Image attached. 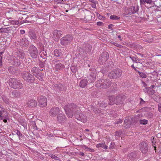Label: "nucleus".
<instances>
[{"instance_id": "nucleus-1", "label": "nucleus", "mask_w": 161, "mask_h": 161, "mask_svg": "<svg viewBox=\"0 0 161 161\" xmlns=\"http://www.w3.org/2000/svg\"><path fill=\"white\" fill-rule=\"evenodd\" d=\"M126 98V96L123 94H119L116 96H109L108 97L109 104L110 105H113L114 104L124 105V101Z\"/></svg>"}, {"instance_id": "nucleus-2", "label": "nucleus", "mask_w": 161, "mask_h": 161, "mask_svg": "<svg viewBox=\"0 0 161 161\" xmlns=\"http://www.w3.org/2000/svg\"><path fill=\"white\" fill-rule=\"evenodd\" d=\"M64 109L67 116L71 118L73 116L76 114V112L77 111V107L74 103L68 104L64 107Z\"/></svg>"}, {"instance_id": "nucleus-3", "label": "nucleus", "mask_w": 161, "mask_h": 161, "mask_svg": "<svg viewBox=\"0 0 161 161\" xmlns=\"http://www.w3.org/2000/svg\"><path fill=\"white\" fill-rule=\"evenodd\" d=\"M8 81V84L12 88L15 89H20L23 87V84L20 81L16 78H10Z\"/></svg>"}, {"instance_id": "nucleus-4", "label": "nucleus", "mask_w": 161, "mask_h": 161, "mask_svg": "<svg viewBox=\"0 0 161 161\" xmlns=\"http://www.w3.org/2000/svg\"><path fill=\"white\" fill-rule=\"evenodd\" d=\"M111 84V82L109 79H102L97 81L96 86L98 88L106 89L109 88Z\"/></svg>"}, {"instance_id": "nucleus-5", "label": "nucleus", "mask_w": 161, "mask_h": 161, "mask_svg": "<svg viewBox=\"0 0 161 161\" xmlns=\"http://www.w3.org/2000/svg\"><path fill=\"white\" fill-rule=\"evenodd\" d=\"M122 70L119 69H116L111 71L108 74V76L110 79H116L121 77L122 75Z\"/></svg>"}, {"instance_id": "nucleus-6", "label": "nucleus", "mask_w": 161, "mask_h": 161, "mask_svg": "<svg viewBox=\"0 0 161 161\" xmlns=\"http://www.w3.org/2000/svg\"><path fill=\"white\" fill-rule=\"evenodd\" d=\"M22 78L27 82L32 83L35 80V78L28 72L23 71L21 74Z\"/></svg>"}, {"instance_id": "nucleus-7", "label": "nucleus", "mask_w": 161, "mask_h": 161, "mask_svg": "<svg viewBox=\"0 0 161 161\" xmlns=\"http://www.w3.org/2000/svg\"><path fill=\"white\" fill-rule=\"evenodd\" d=\"M33 75L40 80H42L43 74L41 72L40 69L36 67H33L31 70Z\"/></svg>"}, {"instance_id": "nucleus-8", "label": "nucleus", "mask_w": 161, "mask_h": 161, "mask_svg": "<svg viewBox=\"0 0 161 161\" xmlns=\"http://www.w3.org/2000/svg\"><path fill=\"white\" fill-rule=\"evenodd\" d=\"M28 51L31 56L33 58H36L38 55V52L37 48L33 45L29 46Z\"/></svg>"}, {"instance_id": "nucleus-9", "label": "nucleus", "mask_w": 161, "mask_h": 161, "mask_svg": "<svg viewBox=\"0 0 161 161\" xmlns=\"http://www.w3.org/2000/svg\"><path fill=\"white\" fill-rule=\"evenodd\" d=\"M73 39V36L71 35H66L61 38L60 43L63 46L67 45L71 42Z\"/></svg>"}, {"instance_id": "nucleus-10", "label": "nucleus", "mask_w": 161, "mask_h": 161, "mask_svg": "<svg viewBox=\"0 0 161 161\" xmlns=\"http://www.w3.org/2000/svg\"><path fill=\"white\" fill-rule=\"evenodd\" d=\"M109 54L107 52H103L99 57L98 62L101 64H103L108 58Z\"/></svg>"}, {"instance_id": "nucleus-11", "label": "nucleus", "mask_w": 161, "mask_h": 161, "mask_svg": "<svg viewBox=\"0 0 161 161\" xmlns=\"http://www.w3.org/2000/svg\"><path fill=\"white\" fill-rule=\"evenodd\" d=\"M61 112L59 108L58 107H53L49 111V115L52 117H55Z\"/></svg>"}, {"instance_id": "nucleus-12", "label": "nucleus", "mask_w": 161, "mask_h": 161, "mask_svg": "<svg viewBox=\"0 0 161 161\" xmlns=\"http://www.w3.org/2000/svg\"><path fill=\"white\" fill-rule=\"evenodd\" d=\"M140 148L142 153L145 154L148 151L147 143L145 142H142L139 144Z\"/></svg>"}, {"instance_id": "nucleus-13", "label": "nucleus", "mask_w": 161, "mask_h": 161, "mask_svg": "<svg viewBox=\"0 0 161 161\" xmlns=\"http://www.w3.org/2000/svg\"><path fill=\"white\" fill-rule=\"evenodd\" d=\"M62 32L60 30H56L53 32V40L56 41H58L62 35Z\"/></svg>"}, {"instance_id": "nucleus-14", "label": "nucleus", "mask_w": 161, "mask_h": 161, "mask_svg": "<svg viewBox=\"0 0 161 161\" xmlns=\"http://www.w3.org/2000/svg\"><path fill=\"white\" fill-rule=\"evenodd\" d=\"M54 64H55V68L56 70H61L64 68V65L60 63L59 60H54Z\"/></svg>"}, {"instance_id": "nucleus-15", "label": "nucleus", "mask_w": 161, "mask_h": 161, "mask_svg": "<svg viewBox=\"0 0 161 161\" xmlns=\"http://www.w3.org/2000/svg\"><path fill=\"white\" fill-rule=\"evenodd\" d=\"M38 100L39 102V105L41 107H44L47 105V99L45 97L41 96L40 97V99H38Z\"/></svg>"}, {"instance_id": "nucleus-16", "label": "nucleus", "mask_w": 161, "mask_h": 161, "mask_svg": "<svg viewBox=\"0 0 161 161\" xmlns=\"http://www.w3.org/2000/svg\"><path fill=\"white\" fill-rule=\"evenodd\" d=\"M96 76V73L95 71L92 72L86 79L88 82L90 83L94 82L95 80Z\"/></svg>"}, {"instance_id": "nucleus-17", "label": "nucleus", "mask_w": 161, "mask_h": 161, "mask_svg": "<svg viewBox=\"0 0 161 161\" xmlns=\"http://www.w3.org/2000/svg\"><path fill=\"white\" fill-rule=\"evenodd\" d=\"M77 112L76 114H75V118L78 120H80L83 123L86 122L87 121V117L83 115V114L80 113L79 114H77Z\"/></svg>"}, {"instance_id": "nucleus-18", "label": "nucleus", "mask_w": 161, "mask_h": 161, "mask_svg": "<svg viewBox=\"0 0 161 161\" xmlns=\"http://www.w3.org/2000/svg\"><path fill=\"white\" fill-rule=\"evenodd\" d=\"M27 106L30 108H34L36 106L37 103L36 101L33 99L29 100L27 103Z\"/></svg>"}, {"instance_id": "nucleus-19", "label": "nucleus", "mask_w": 161, "mask_h": 161, "mask_svg": "<svg viewBox=\"0 0 161 161\" xmlns=\"http://www.w3.org/2000/svg\"><path fill=\"white\" fill-rule=\"evenodd\" d=\"M8 113L4 108H2L0 110V119L2 120L3 118L7 119Z\"/></svg>"}, {"instance_id": "nucleus-20", "label": "nucleus", "mask_w": 161, "mask_h": 161, "mask_svg": "<svg viewBox=\"0 0 161 161\" xmlns=\"http://www.w3.org/2000/svg\"><path fill=\"white\" fill-rule=\"evenodd\" d=\"M57 121L61 123L64 122L66 120V118L64 114L60 113L57 115Z\"/></svg>"}, {"instance_id": "nucleus-21", "label": "nucleus", "mask_w": 161, "mask_h": 161, "mask_svg": "<svg viewBox=\"0 0 161 161\" xmlns=\"http://www.w3.org/2000/svg\"><path fill=\"white\" fill-rule=\"evenodd\" d=\"M144 91L149 95H152L155 92V91L152 89L151 87H146L143 89Z\"/></svg>"}, {"instance_id": "nucleus-22", "label": "nucleus", "mask_w": 161, "mask_h": 161, "mask_svg": "<svg viewBox=\"0 0 161 161\" xmlns=\"http://www.w3.org/2000/svg\"><path fill=\"white\" fill-rule=\"evenodd\" d=\"M12 96L13 97L18 98L21 97V94L20 91L15 90L13 91Z\"/></svg>"}, {"instance_id": "nucleus-23", "label": "nucleus", "mask_w": 161, "mask_h": 161, "mask_svg": "<svg viewBox=\"0 0 161 161\" xmlns=\"http://www.w3.org/2000/svg\"><path fill=\"white\" fill-rule=\"evenodd\" d=\"M107 65H106L107 69L106 70L104 71L103 70H101L100 72H101L103 74L105 73L108 71V69H111L114 66L113 63L112 61H110L107 62Z\"/></svg>"}, {"instance_id": "nucleus-24", "label": "nucleus", "mask_w": 161, "mask_h": 161, "mask_svg": "<svg viewBox=\"0 0 161 161\" xmlns=\"http://www.w3.org/2000/svg\"><path fill=\"white\" fill-rule=\"evenodd\" d=\"M19 42H20L21 45L24 46L25 47L28 46L29 44V41L25 38H22L19 40Z\"/></svg>"}, {"instance_id": "nucleus-25", "label": "nucleus", "mask_w": 161, "mask_h": 161, "mask_svg": "<svg viewBox=\"0 0 161 161\" xmlns=\"http://www.w3.org/2000/svg\"><path fill=\"white\" fill-rule=\"evenodd\" d=\"M29 37L32 40H35L37 38V36L35 32L33 31H31L29 32Z\"/></svg>"}, {"instance_id": "nucleus-26", "label": "nucleus", "mask_w": 161, "mask_h": 161, "mask_svg": "<svg viewBox=\"0 0 161 161\" xmlns=\"http://www.w3.org/2000/svg\"><path fill=\"white\" fill-rule=\"evenodd\" d=\"M46 60H45L43 62H41L39 64V66L41 68H43L44 70H47L49 68V66L46 64Z\"/></svg>"}, {"instance_id": "nucleus-27", "label": "nucleus", "mask_w": 161, "mask_h": 161, "mask_svg": "<svg viewBox=\"0 0 161 161\" xmlns=\"http://www.w3.org/2000/svg\"><path fill=\"white\" fill-rule=\"evenodd\" d=\"M88 83V82L87 79H83L80 81L79 86L81 87L84 88L86 86Z\"/></svg>"}, {"instance_id": "nucleus-28", "label": "nucleus", "mask_w": 161, "mask_h": 161, "mask_svg": "<svg viewBox=\"0 0 161 161\" xmlns=\"http://www.w3.org/2000/svg\"><path fill=\"white\" fill-rule=\"evenodd\" d=\"M55 87V88L58 91H62L65 90V87L61 84H56Z\"/></svg>"}, {"instance_id": "nucleus-29", "label": "nucleus", "mask_w": 161, "mask_h": 161, "mask_svg": "<svg viewBox=\"0 0 161 161\" xmlns=\"http://www.w3.org/2000/svg\"><path fill=\"white\" fill-rule=\"evenodd\" d=\"M137 156V153L136 152H132L128 155V158L131 160H134Z\"/></svg>"}, {"instance_id": "nucleus-30", "label": "nucleus", "mask_w": 161, "mask_h": 161, "mask_svg": "<svg viewBox=\"0 0 161 161\" xmlns=\"http://www.w3.org/2000/svg\"><path fill=\"white\" fill-rule=\"evenodd\" d=\"M138 11H125L124 13V15L126 16H128L131 15L132 14H135L138 12Z\"/></svg>"}, {"instance_id": "nucleus-31", "label": "nucleus", "mask_w": 161, "mask_h": 161, "mask_svg": "<svg viewBox=\"0 0 161 161\" xmlns=\"http://www.w3.org/2000/svg\"><path fill=\"white\" fill-rule=\"evenodd\" d=\"M8 70L9 73L12 74H14L16 71V68L13 66L9 67Z\"/></svg>"}, {"instance_id": "nucleus-32", "label": "nucleus", "mask_w": 161, "mask_h": 161, "mask_svg": "<svg viewBox=\"0 0 161 161\" xmlns=\"http://www.w3.org/2000/svg\"><path fill=\"white\" fill-rule=\"evenodd\" d=\"M96 147L97 148L102 147L105 149H107L108 148V147L104 143H99L96 145Z\"/></svg>"}, {"instance_id": "nucleus-33", "label": "nucleus", "mask_w": 161, "mask_h": 161, "mask_svg": "<svg viewBox=\"0 0 161 161\" xmlns=\"http://www.w3.org/2000/svg\"><path fill=\"white\" fill-rule=\"evenodd\" d=\"M140 2L141 5H142L146 3L150 4L153 3V2L152 0H140Z\"/></svg>"}, {"instance_id": "nucleus-34", "label": "nucleus", "mask_w": 161, "mask_h": 161, "mask_svg": "<svg viewBox=\"0 0 161 161\" xmlns=\"http://www.w3.org/2000/svg\"><path fill=\"white\" fill-rule=\"evenodd\" d=\"M2 98L3 101L6 104H9V100L8 98L7 97H6L5 95H3L2 96Z\"/></svg>"}, {"instance_id": "nucleus-35", "label": "nucleus", "mask_w": 161, "mask_h": 161, "mask_svg": "<svg viewBox=\"0 0 161 161\" xmlns=\"http://www.w3.org/2000/svg\"><path fill=\"white\" fill-rule=\"evenodd\" d=\"M70 69L72 73L75 74L77 71V67L76 65H72L70 67Z\"/></svg>"}, {"instance_id": "nucleus-36", "label": "nucleus", "mask_w": 161, "mask_h": 161, "mask_svg": "<svg viewBox=\"0 0 161 161\" xmlns=\"http://www.w3.org/2000/svg\"><path fill=\"white\" fill-rule=\"evenodd\" d=\"M14 64L16 66H19L20 64V62L19 60L17 58H14L13 59Z\"/></svg>"}, {"instance_id": "nucleus-37", "label": "nucleus", "mask_w": 161, "mask_h": 161, "mask_svg": "<svg viewBox=\"0 0 161 161\" xmlns=\"http://www.w3.org/2000/svg\"><path fill=\"white\" fill-rule=\"evenodd\" d=\"M18 16L19 19H21L23 18H26L28 17V16L25 14H22L21 13H19Z\"/></svg>"}, {"instance_id": "nucleus-38", "label": "nucleus", "mask_w": 161, "mask_h": 161, "mask_svg": "<svg viewBox=\"0 0 161 161\" xmlns=\"http://www.w3.org/2000/svg\"><path fill=\"white\" fill-rule=\"evenodd\" d=\"M40 54V56L43 59H46L47 58V56L46 52L45 51H43L42 52H41Z\"/></svg>"}, {"instance_id": "nucleus-39", "label": "nucleus", "mask_w": 161, "mask_h": 161, "mask_svg": "<svg viewBox=\"0 0 161 161\" xmlns=\"http://www.w3.org/2000/svg\"><path fill=\"white\" fill-rule=\"evenodd\" d=\"M60 51L59 50L56 49L54 52V55L57 57L60 56L61 53Z\"/></svg>"}, {"instance_id": "nucleus-40", "label": "nucleus", "mask_w": 161, "mask_h": 161, "mask_svg": "<svg viewBox=\"0 0 161 161\" xmlns=\"http://www.w3.org/2000/svg\"><path fill=\"white\" fill-rule=\"evenodd\" d=\"M9 27L7 28H1L0 29V33H7L9 31Z\"/></svg>"}, {"instance_id": "nucleus-41", "label": "nucleus", "mask_w": 161, "mask_h": 161, "mask_svg": "<svg viewBox=\"0 0 161 161\" xmlns=\"http://www.w3.org/2000/svg\"><path fill=\"white\" fill-rule=\"evenodd\" d=\"M112 91H115L117 90V85L115 83H113L111 87Z\"/></svg>"}, {"instance_id": "nucleus-42", "label": "nucleus", "mask_w": 161, "mask_h": 161, "mask_svg": "<svg viewBox=\"0 0 161 161\" xmlns=\"http://www.w3.org/2000/svg\"><path fill=\"white\" fill-rule=\"evenodd\" d=\"M10 20L8 19H4L3 22V24L5 26H8L9 25Z\"/></svg>"}, {"instance_id": "nucleus-43", "label": "nucleus", "mask_w": 161, "mask_h": 161, "mask_svg": "<svg viewBox=\"0 0 161 161\" xmlns=\"http://www.w3.org/2000/svg\"><path fill=\"white\" fill-rule=\"evenodd\" d=\"M110 19L112 20H119L120 19L119 17L115 15H111L110 17Z\"/></svg>"}, {"instance_id": "nucleus-44", "label": "nucleus", "mask_w": 161, "mask_h": 161, "mask_svg": "<svg viewBox=\"0 0 161 161\" xmlns=\"http://www.w3.org/2000/svg\"><path fill=\"white\" fill-rule=\"evenodd\" d=\"M139 123L141 124L145 125L147 124L148 120L145 119H140L139 120Z\"/></svg>"}, {"instance_id": "nucleus-45", "label": "nucleus", "mask_w": 161, "mask_h": 161, "mask_svg": "<svg viewBox=\"0 0 161 161\" xmlns=\"http://www.w3.org/2000/svg\"><path fill=\"white\" fill-rule=\"evenodd\" d=\"M140 77L142 78H146L147 77V75L144 73L141 72L139 71H137Z\"/></svg>"}, {"instance_id": "nucleus-46", "label": "nucleus", "mask_w": 161, "mask_h": 161, "mask_svg": "<svg viewBox=\"0 0 161 161\" xmlns=\"http://www.w3.org/2000/svg\"><path fill=\"white\" fill-rule=\"evenodd\" d=\"M10 24H11L13 25H18L19 24V20H12L10 21Z\"/></svg>"}, {"instance_id": "nucleus-47", "label": "nucleus", "mask_w": 161, "mask_h": 161, "mask_svg": "<svg viewBox=\"0 0 161 161\" xmlns=\"http://www.w3.org/2000/svg\"><path fill=\"white\" fill-rule=\"evenodd\" d=\"M122 133V131L120 130L116 131L115 132V136H119Z\"/></svg>"}, {"instance_id": "nucleus-48", "label": "nucleus", "mask_w": 161, "mask_h": 161, "mask_svg": "<svg viewBox=\"0 0 161 161\" xmlns=\"http://www.w3.org/2000/svg\"><path fill=\"white\" fill-rule=\"evenodd\" d=\"M50 156L52 158L56 160H58L59 159V158L58 157L54 155L51 154Z\"/></svg>"}, {"instance_id": "nucleus-49", "label": "nucleus", "mask_w": 161, "mask_h": 161, "mask_svg": "<svg viewBox=\"0 0 161 161\" xmlns=\"http://www.w3.org/2000/svg\"><path fill=\"white\" fill-rule=\"evenodd\" d=\"M132 123V122L131 120H130L129 119L128 121L127 124H126V128L129 127L130 125H131Z\"/></svg>"}, {"instance_id": "nucleus-50", "label": "nucleus", "mask_w": 161, "mask_h": 161, "mask_svg": "<svg viewBox=\"0 0 161 161\" xmlns=\"http://www.w3.org/2000/svg\"><path fill=\"white\" fill-rule=\"evenodd\" d=\"M115 143L114 142H111L110 143L109 147L110 148H114Z\"/></svg>"}, {"instance_id": "nucleus-51", "label": "nucleus", "mask_w": 161, "mask_h": 161, "mask_svg": "<svg viewBox=\"0 0 161 161\" xmlns=\"http://www.w3.org/2000/svg\"><path fill=\"white\" fill-rule=\"evenodd\" d=\"M16 133L18 136L19 137H21L22 136V135L21 134L20 131L18 130H16Z\"/></svg>"}, {"instance_id": "nucleus-52", "label": "nucleus", "mask_w": 161, "mask_h": 161, "mask_svg": "<svg viewBox=\"0 0 161 161\" xmlns=\"http://www.w3.org/2000/svg\"><path fill=\"white\" fill-rule=\"evenodd\" d=\"M96 14L97 17L99 18V19H103L104 17L102 16L101 15L99 14L96 13Z\"/></svg>"}, {"instance_id": "nucleus-53", "label": "nucleus", "mask_w": 161, "mask_h": 161, "mask_svg": "<svg viewBox=\"0 0 161 161\" xmlns=\"http://www.w3.org/2000/svg\"><path fill=\"white\" fill-rule=\"evenodd\" d=\"M113 44H114L115 46L117 47H119V48H121L122 47V45H120L117 43L114 42L113 43Z\"/></svg>"}, {"instance_id": "nucleus-54", "label": "nucleus", "mask_w": 161, "mask_h": 161, "mask_svg": "<svg viewBox=\"0 0 161 161\" xmlns=\"http://www.w3.org/2000/svg\"><path fill=\"white\" fill-rule=\"evenodd\" d=\"M7 117H8L7 119H6V118H4L3 119V121L5 123H7V120H9V117H8V115H7Z\"/></svg>"}, {"instance_id": "nucleus-55", "label": "nucleus", "mask_w": 161, "mask_h": 161, "mask_svg": "<svg viewBox=\"0 0 161 161\" xmlns=\"http://www.w3.org/2000/svg\"><path fill=\"white\" fill-rule=\"evenodd\" d=\"M132 61H133V62H135L136 63H137L138 62H137V61L138 60L139 61V59H137L136 58H134V57L133 58V59L132 60Z\"/></svg>"}, {"instance_id": "nucleus-56", "label": "nucleus", "mask_w": 161, "mask_h": 161, "mask_svg": "<svg viewBox=\"0 0 161 161\" xmlns=\"http://www.w3.org/2000/svg\"><path fill=\"white\" fill-rule=\"evenodd\" d=\"M113 26H114V25L113 24H111L109 25H108V29H110L111 30H113V29L112 28V27Z\"/></svg>"}, {"instance_id": "nucleus-57", "label": "nucleus", "mask_w": 161, "mask_h": 161, "mask_svg": "<svg viewBox=\"0 0 161 161\" xmlns=\"http://www.w3.org/2000/svg\"><path fill=\"white\" fill-rule=\"evenodd\" d=\"M158 108L159 111L161 113V104H158Z\"/></svg>"}, {"instance_id": "nucleus-58", "label": "nucleus", "mask_w": 161, "mask_h": 161, "mask_svg": "<svg viewBox=\"0 0 161 161\" xmlns=\"http://www.w3.org/2000/svg\"><path fill=\"white\" fill-rule=\"evenodd\" d=\"M97 24L98 26H101L103 25V23L102 22H97Z\"/></svg>"}, {"instance_id": "nucleus-59", "label": "nucleus", "mask_w": 161, "mask_h": 161, "mask_svg": "<svg viewBox=\"0 0 161 161\" xmlns=\"http://www.w3.org/2000/svg\"><path fill=\"white\" fill-rule=\"evenodd\" d=\"M122 122V120L121 119H119V121H118L115 122V124H118L119 123H121Z\"/></svg>"}, {"instance_id": "nucleus-60", "label": "nucleus", "mask_w": 161, "mask_h": 161, "mask_svg": "<svg viewBox=\"0 0 161 161\" xmlns=\"http://www.w3.org/2000/svg\"><path fill=\"white\" fill-rule=\"evenodd\" d=\"M54 1L58 3H62L63 0H54Z\"/></svg>"}, {"instance_id": "nucleus-61", "label": "nucleus", "mask_w": 161, "mask_h": 161, "mask_svg": "<svg viewBox=\"0 0 161 161\" xmlns=\"http://www.w3.org/2000/svg\"><path fill=\"white\" fill-rule=\"evenodd\" d=\"M129 120V119H125V120H124V123H125V124L126 125V124H127Z\"/></svg>"}, {"instance_id": "nucleus-62", "label": "nucleus", "mask_w": 161, "mask_h": 161, "mask_svg": "<svg viewBox=\"0 0 161 161\" xmlns=\"http://www.w3.org/2000/svg\"><path fill=\"white\" fill-rule=\"evenodd\" d=\"M20 34H25V31L24 30H22L20 31Z\"/></svg>"}, {"instance_id": "nucleus-63", "label": "nucleus", "mask_w": 161, "mask_h": 161, "mask_svg": "<svg viewBox=\"0 0 161 161\" xmlns=\"http://www.w3.org/2000/svg\"><path fill=\"white\" fill-rule=\"evenodd\" d=\"M88 150L90 152H94V150L93 149L91 148H89Z\"/></svg>"}, {"instance_id": "nucleus-64", "label": "nucleus", "mask_w": 161, "mask_h": 161, "mask_svg": "<svg viewBox=\"0 0 161 161\" xmlns=\"http://www.w3.org/2000/svg\"><path fill=\"white\" fill-rule=\"evenodd\" d=\"M3 52H1L0 53V59H2L3 58V56H2V54L3 53Z\"/></svg>"}]
</instances>
